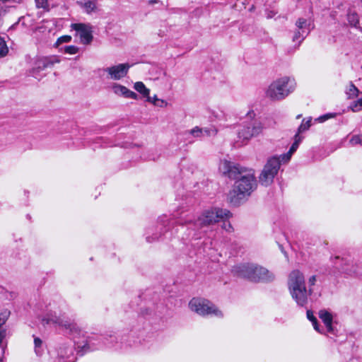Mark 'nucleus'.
<instances>
[{
  "mask_svg": "<svg viewBox=\"0 0 362 362\" xmlns=\"http://www.w3.org/2000/svg\"><path fill=\"white\" fill-rule=\"evenodd\" d=\"M334 263L337 269L341 270L342 272L347 273L350 274L352 272L351 269H349L346 267L349 264V262L347 260H344L341 259L339 256H336L334 258Z\"/></svg>",
  "mask_w": 362,
  "mask_h": 362,
  "instance_id": "nucleus-17",
  "label": "nucleus"
},
{
  "mask_svg": "<svg viewBox=\"0 0 362 362\" xmlns=\"http://www.w3.org/2000/svg\"><path fill=\"white\" fill-rule=\"evenodd\" d=\"M347 18L349 24L352 26H356V25L358 23V16L356 13H349Z\"/></svg>",
  "mask_w": 362,
  "mask_h": 362,
  "instance_id": "nucleus-30",
  "label": "nucleus"
},
{
  "mask_svg": "<svg viewBox=\"0 0 362 362\" xmlns=\"http://www.w3.org/2000/svg\"><path fill=\"white\" fill-rule=\"evenodd\" d=\"M51 65H52V63L47 58L42 57L37 59L32 69V75L35 78H39L41 77V75L40 74V71L45 70L47 67Z\"/></svg>",
  "mask_w": 362,
  "mask_h": 362,
  "instance_id": "nucleus-13",
  "label": "nucleus"
},
{
  "mask_svg": "<svg viewBox=\"0 0 362 362\" xmlns=\"http://www.w3.org/2000/svg\"><path fill=\"white\" fill-rule=\"evenodd\" d=\"M235 180L233 187L228 194V200L231 204L238 206L256 188L257 182L252 170H243Z\"/></svg>",
  "mask_w": 362,
  "mask_h": 362,
  "instance_id": "nucleus-1",
  "label": "nucleus"
},
{
  "mask_svg": "<svg viewBox=\"0 0 362 362\" xmlns=\"http://www.w3.org/2000/svg\"><path fill=\"white\" fill-rule=\"evenodd\" d=\"M362 108V106L359 104H358V102L357 100L355 101L351 105V109L352 110L353 112H358L361 110Z\"/></svg>",
  "mask_w": 362,
  "mask_h": 362,
  "instance_id": "nucleus-36",
  "label": "nucleus"
},
{
  "mask_svg": "<svg viewBox=\"0 0 362 362\" xmlns=\"http://www.w3.org/2000/svg\"><path fill=\"white\" fill-rule=\"evenodd\" d=\"M1 339H2V334H1V332H0V342L1 341Z\"/></svg>",
  "mask_w": 362,
  "mask_h": 362,
  "instance_id": "nucleus-46",
  "label": "nucleus"
},
{
  "mask_svg": "<svg viewBox=\"0 0 362 362\" xmlns=\"http://www.w3.org/2000/svg\"><path fill=\"white\" fill-rule=\"evenodd\" d=\"M34 343H35V347H39L41 346L42 344V341L39 338H35V340H34Z\"/></svg>",
  "mask_w": 362,
  "mask_h": 362,
  "instance_id": "nucleus-42",
  "label": "nucleus"
},
{
  "mask_svg": "<svg viewBox=\"0 0 362 362\" xmlns=\"http://www.w3.org/2000/svg\"><path fill=\"white\" fill-rule=\"evenodd\" d=\"M319 317L324 322L326 326L327 330L329 332H333L332 328V315L325 310H322L319 312Z\"/></svg>",
  "mask_w": 362,
  "mask_h": 362,
  "instance_id": "nucleus-15",
  "label": "nucleus"
},
{
  "mask_svg": "<svg viewBox=\"0 0 362 362\" xmlns=\"http://www.w3.org/2000/svg\"><path fill=\"white\" fill-rule=\"evenodd\" d=\"M161 221L163 222V224L165 225V221L161 219Z\"/></svg>",
  "mask_w": 362,
  "mask_h": 362,
  "instance_id": "nucleus-47",
  "label": "nucleus"
},
{
  "mask_svg": "<svg viewBox=\"0 0 362 362\" xmlns=\"http://www.w3.org/2000/svg\"><path fill=\"white\" fill-rule=\"evenodd\" d=\"M361 2H362V0H361Z\"/></svg>",
  "mask_w": 362,
  "mask_h": 362,
  "instance_id": "nucleus-48",
  "label": "nucleus"
},
{
  "mask_svg": "<svg viewBox=\"0 0 362 362\" xmlns=\"http://www.w3.org/2000/svg\"><path fill=\"white\" fill-rule=\"evenodd\" d=\"M42 322L45 324L52 323L59 327L69 329L70 331L76 329V325L67 320L64 314L60 312L50 310L46 316L42 319Z\"/></svg>",
  "mask_w": 362,
  "mask_h": 362,
  "instance_id": "nucleus-8",
  "label": "nucleus"
},
{
  "mask_svg": "<svg viewBox=\"0 0 362 362\" xmlns=\"http://www.w3.org/2000/svg\"><path fill=\"white\" fill-rule=\"evenodd\" d=\"M359 93L358 89L353 84L350 83L346 90V94L348 98H354L358 96Z\"/></svg>",
  "mask_w": 362,
  "mask_h": 362,
  "instance_id": "nucleus-24",
  "label": "nucleus"
},
{
  "mask_svg": "<svg viewBox=\"0 0 362 362\" xmlns=\"http://www.w3.org/2000/svg\"><path fill=\"white\" fill-rule=\"evenodd\" d=\"M288 288L292 298L301 307L307 304L308 297L313 293V288L308 289L306 288L305 276L298 269L293 270L289 274Z\"/></svg>",
  "mask_w": 362,
  "mask_h": 362,
  "instance_id": "nucleus-3",
  "label": "nucleus"
},
{
  "mask_svg": "<svg viewBox=\"0 0 362 362\" xmlns=\"http://www.w3.org/2000/svg\"><path fill=\"white\" fill-rule=\"evenodd\" d=\"M218 169L223 175L230 179H236L237 175L243 170L239 165H235L227 160H221Z\"/></svg>",
  "mask_w": 362,
  "mask_h": 362,
  "instance_id": "nucleus-10",
  "label": "nucleus"
},
{
  "mask_svg": "<svg viewBox=\"0 0 362 362\" xmlns=\"http://www.w3.org/2000/svg\"><path fill=\"white\" fill-rule=\"evenodd\" d=\"M281 163L280 158L276 156L267 160L259 177L262 185L269 186L273 182L274 178L279 170Z\"/></svg>",
  "mask_w": 362,
  "mask_h": 362,
  "instance_id": "nucleus-7",
  "label": "nucleus"
},
{
  "mask_svg": "<svg viewBox=\"0 0 362 362\" xmlns=\"http://www.w3.org/2000/svg\"><path fill=\"white\" fill-rule=\"evenodd\" d=\"M350 143L352 145L361 144H362V136H359V135L354 136L351 139Z\"/></svg>",
  "mask_w": 362,
  "mask_h": 362,
  "instance_id": "nucleus-34",
  "label": "nucleus"
},
{
  "mask_svg": "<svg viewBox=\"0 0 362 362\" xmlns=\"http://www.w3.org/2000/svg\"><path fill=\"white\" fill-rule=\"evenodd\" d=\"M78 4L81 6V8L84 9V11L87 13H90L91 12L95 11L97 8V1H86L78 2Z\"/></svg>",
  "mask_w": 362,
  "mask_h": 362,
  "instance_id": "nucleus-18",
  "label": "nucleus"
},
{
  "mask_svg": "<svg viewBox=\"0 0 362 362\" xmlns=\"http://www.w3.org/2000/svg\"><path fill=\"white\" fill-rule=\"evenodd\" d=\"M307 317L310 321H315L316 320L311 310H307Z\"/></svg>",
  "mask_w": 362,
  "mask_h": 362,
  "instance_id": "nucleus-39",
  "label": "nucleus"
},
{
  "mask_svg": "<svg viewBox=\"0 0 362 362\" xmlns=\"http://www.w3.org/2000/svg\"><path fill=\"white\" fill-rule=\"evenodd\" d=\"M146 100L148 103H152L155 106H158V107H166L168 105V102L167 101H165V100H164L163 99L158 98L156 95H155L153 97H151L150 95H148V98H146Z\"/></svg>",
  "mask_w": 362,
  "mask_h": 362,
  "instance_id": "nucleus-20",
  "label": "nucleus"
},
{
  "mask_svg": "<svg viewBox=\"0 0 362 362\" xmlns=\"http://www.w3.org/2000/svg\"><path fill=\"white\" fill-rule=\"evenodd\" d=\"M265 129L272 128L275 126L276 121L274 118L272 116L265 117L262 121H261Z\"/></svg>",
  "mask_w": 362,
  "mask_h": 362,
  "instance_id": "nucleus-28",
  "label": "nucleus"
},
{
  "mask_svg": "<svg viewBox=\"0 0 362 362\" xmlns=\"http://www.w3.org/2000/svg\"><path fill=\"white\" fill-rule=\"evenodd\" d=\"M312 323H313V327L314 329L317 331L318 332H321V331L319 329V326H318V324H317V319L315 320V321H311Z\"/></svg>",
  "mask_w": 362,
  "mask_h": 362,
  "instance_id": "nucleus-41",
  "label": "nucleus"
},
{
  "mask_svg": "<svg viewBox=\"0 0 362 362\" xmlns=\"http://www.w3.org/2000/svg\"><path fill=\"white\" fill-rule=\"evenodd\" d=\"M317 281V278L315 275L311 276L308 279L309 288H312Z\"/></svg>",
  "mask_w": 362,
  "mask_h": 362,
  "instance_id": "nucleus-38",
  "label": "nucleus"
},
{
  "mask_svg": "<svg viewBox=\"0 0 362 362\" xmlns=\"http://www.w3.org/2000/svg\"><path fill=\"white\" fill-rule=\"evenodd\" d=\"M131 66L127 64H119L117 65L107 67L103 69L107 74V78L119 81L125 77Z\"/></svg>",
  "mask_w": 362,
  "mask_h": 362,
  "instance_id": "nucleus-9",
  "label": "nucleus"
},
{
  "mask_svg": "<svg viewBox=\"0 0 362 362\" xmlns=\"http://www.w3.org/2000/svg\"><path fill=\"white\" fill-rule=\"evenodd\" d=\"M71 37L69 35L62 36L57 40V45L62 44L64 42H69L71 41Z\"/></svg>",
  "mask_w": 362,
  "mask_h": 362,
  "instance_id": "nucleus-35",
  "label": "nucleus"
},
{
  "mask_svg": "<svg viewBox=\"0 0 362 362\" xmlns=\"http://www.w3.org/2000/svg\"><path fill=\"white\" fill-rule=\"evenodd\" d=\"M202 129L204 136H215L218 133V129L214 126L204 127Z\"/></svg>",
  "mask_w": 362,
  "mask_h": 362,
  "instance_id": "nucleus-26",
  "label": "nucleus"
},
{
  "mask_svg": "<svg viewBox=\"0 0 362 362\" xmlns=\"http://www.w3.org/2000/svg\"><path fill=\"white\" fill-rule=\"evenodd\" d=\"M334 116H335V114H332V113L325 114V115H322V116L317 117V119H315V121H317L320 123H322L330 118L334 117Z\"/></svg>",
  "mask_w": 362,
  "mask_h": 362,
  "instance_id": "nucleus-32",
  "label": "nucleus"
},
{
  "mask_svg": "<svg viewBox=\"0 0 362 362\" xmlns=\"http://www.w3.org/2000/svg\"><path fill=\"white\" fill-rule=\"evenodd\" d=\"M296 25L297 27V30L303 31V30H308V33L310 32V24L308 22L306 19L299 18L296 23Z\"/></svg>",
  "mask_w": 362,
  "mask_h": 362,
  "instance_id": "nucleus-21",
  "label": "nucleus"
},
{
  "mask_svg": "<svg viewBox=\"0 0 362 362\" xmlns=\"http://www.w3.org/2000/svg\"><path fill=\"white\" fill-rule=\"evenodd\" d=\"M78 52V48L74 45L64 47V52L69 54H75Z\"/></svg>",
  "mask_w": 362,
  "mask_h": 362,
  "instance_id": "nucleus-31",
  "label": "nucleus"
},
{
  "mask_svg": "<svg viewBox=\"0 0 362 362\" xmlns=\"http://www.w3.org/2000/svg\"><path fill=\"white\" fill-rule=\"evenodd\" d=\"M249 115H250V117H254L255 116L254 112H249Z\"/></svg>",
  "mask_w": 362,
  "mask_h": 362,
  "instance_id": "nucleus-45",
  "label": "nucleus"
},
{
  "mask_svg": "<svg viewBox=\"0 0 362 362\" xmlns=\"http://www.w3.org/2000/svg\"><path fill=\"white\" fill-rule=\"evenodd\" d=\"M134 88L146 98L150 94V89L147 88L141 81L136 82L134 85Z\"/></svg>",
  "mask_w": 362,
  "mask_h": 362,
  "instance_id": "nucleus-19",
  "label": "nucleus"
},
{
  "mask_svg": "<svg viewBox=\"0 0 362 362\" xmlns=\"http://www.w3.org/2000/svg\"><path fill=\"white\" fill-rule=\"evenodd\" d=\"M308 35V30H303V31H300L296 30L293 37V41L298 42V45L299 46Z\"/></svg>",
  "mask_w": 362,
  "mask_h": 362,
  "instance_id": "nucleus-22",
  "label": "nucleus"
},
{
  "mask_svg": "<svg viewBox=\"0 0 362 362\" xmlns=\"http://www.w3.org/2000/svg\"><path fill=\"white\" fill-rule=\"evenodd\" d=\"M177 222H178L179 223H180V224H184V223H185V224H187V223H192V221L191 219H189V220H186V221H185V222H182V221H180V220H179V221H177Z\"/></svg>",
  "mask_w": 362,
  "mask_h": 362,
  "instance_id": "nucleus-43",
  "label": "nucleus"
},
{
  "mask_svg": "<svg viewBox=\"0 0 362 362\" xmlns=\"http://www.w3.org/2000/svg\"><path fill=\"white\" fill-rule=\"evenodd\" d=\"M231 216L230 212L227 209L220 208H211L204 210L202 214L194 221V226L198 228H203L214 225L224 218Z\"/></svg>",
  "mask_w": 362,
  "mask_h": 362,
  "instance_id": "nucleus-5",
  "label": "nucleus"
},
{
  "mask_svg": "<svg viewBox=\"0 0 362 362\" xmlns=\"http://www.w3.org/2000/svg\"><path fill=\"white\" fill-rule=\"evenodd\" d=\"M112 89L115 94L122 96L125 98H132L134 100L138 99V95L134 92L132 91L131 90L128 89L127 87L119 84V83H114L112 85Z\"/></svg>",
  "mask_w": 362,
  "mask_h": 362,
  "instance_id": "nucleus-12",
  "label": "nucleus"
},
{
  "mask_svg": "<svg viewBox=\"0 0 362 362\" xmlns=\"http://www.w3.org/2000/svg\"><path fill=\"white\" fill-rule=\"evenodd\" d=\"M231 272L234 276L252 282H271L275 279V275L267 268L253 263L235 265Z\"/></svg>",
  "mask_w": 362,
  "mask_h": 362,
  "instance_id": "nucleus-2",
  "label": "nucleus"
},
{
  "mask_svg": "<svg viewBox=\"0 0 362 362\" xmlns=\"http://www.w3.org/2000/svg\"><path fill=\"white\" fill-rule=\"evenodd\" d=\"M188 133L194 138L201 139L204 136L202 129L199 127H194L190 129Z\"/></svg>",
  "mask_w": 362,
  "mask_h": 362,
  "instance_id": "nucleus-27",
  "label": "nucleus"
},
{
  "mask_svg": "<svg viewBox=\"0 0 362 362\" xmlns=\"http://www.w3.org/2000/svg\"><path fill=\"white\" fill-rule=\"evenodd\" d=\"M296 88L294 78L283 76L272 81L265 90V95L272 101H280L292 93Z\"/></svg>",
  "mask_w": 362,
  "mask_h": 362,
  "instance_id": "nucleus-4",
  "label": "nucleus"
},
{
  "mask_svg": "<svg viewBox=\"0 0 362 362\" xmlns=\"http://www.w3.org/2000/svg\"><path fill=\"white\" fill-rule=\"evenodd\" d=\"M357 102H358V104H359V105H361L362 106V98H360V99H358V100H357Z\"/></svg>",
  "mask_w": 362,
  "mask_h": 362,
  "instance_id": "nucleus-44",
  "label": "nucleus"
},
{
  "mask_svg": "<svg viewBox=\"0 0 362 362\" xmlns=\"http://www.w3.org/2000/svg\"><path fill=\"white\" fill-rule=\"evenodd\" d=\"M189 308L192 311L202 316L214 315L216 317H223L222 312L205 298H192L189 303Z\"/></svg>",
  "mask_w": 362,
  "mask_h": 362,
  "instance_id": "nucleus-6",
  "label": "nucleus"
},
{
  "mask_svg": "<svg viewBox=\"0 0 362 362\" xmlns=\"http://www.w3.org/2000/svg\"><path fill=\"white\" fill-rule=\"evenodd\" d=\"M303 140V136L296 134L294 136V142L290 148L288 152L286 154H283L280 156V160L284 163L288 162L292 156V154L297 150L299 144Z\"/></svg>",
  "mask_w": 362,
  "mask_h": 362,
  "instance_id": "nucleus-14",
  "label": "nucleus"
},
{
  "mask_svg": "<svg viewBox=\"0 0 362 362\" xmlns=\"http://www.w3.org/2000/svg\"><path fill=\"white\" fill-rule=\"evenodd\" d=\"M8 52V49L3 38L0 37V57H4Z\"/></svg>",
  "mask_w": 362,
  "mask_h": 362,
  "instance_id": "nucleus-29",
  "label": "nucleus"
},
{
  "mask_svg": "<svg viewBox=\"0 0 362 362\" xmlns=\"http://www.w3.org/2000/svg\"><path fill=\"white\" fill-rule=\"evenodd\" d=\"M252 126V132H253V137L257 136L260 134L263 129H265L263 123L259 122H254L251 124Z\"/></svg>",
  "mask_w": 362,
  "mask_h": 362,
  "instance_id": "nucleus-23",
  "label": "nucleus"
},
{
  "mask_svg": "<svg viewBox=\"0 0 362 362\" xmlns=\"http://www.w3.org/2000/svg\"><path fill=\"white\" fill-rule=\"evenodd\" d=\"M311 117H309L308 119H304L301 123V124L299 126L298 129V132L296 134H298L300 135V134L305 132L306 130H308L310 127L311 126Z\"/></svg>",
  "mask_w": 362,
  "mask_h": 362,
  "instance_id": "nucleus-25",
  "label": "nucleus"
},
{
  "mask_svg": "<svg viewBox=\"0 0 362 362\" xmlns=\"http://www.w3.org/2000/svg\"><path fill=\"white\" fill-rule=\"evenodd\" d=\"M239 139L243 141H248L253 137L251 124L242 127L238 132Z\"/></svg>",
  "mask_w": 362,
  "mask_h": 362,
  "instance_id": "nucleus-16",
  "label": "nucleus"
},
{
  "mask_svg": "<svg viewBox=\"0 0 362 362\" xmlns=\"http://www.w3.org/2000/svg\"><path fill=\"white\" fill-rule=\"evenodd\" d=\"M226 218L221 220L223 221L222 228L228 233L233 232V227L229 221H226Z\"/></svg>",
  "mask_w": 362,
  "mask_h": 362,
  "instance_id": "nucleus-33",
  "label": "nucleus"
},
{
  "mask_svg": "<svg viewBox=\"0 0 362 362\" xmlns=\"http://www.w3.org/2000/svg\"><path fill=\"white\" fill-rule=\"evenodd\" d=\"M35 2L38 8H45L47 6V0H35Z\"/></svg>",
  "mask_w": 362,
  "mask_h": 362,
  "instance_id": "nucleus-37",
  "label": "nucleus"
},
{
  "mask_svg": "<svg viewBox=\"0 0 362 362\" xmlns=\"http://www.w3.org/2000/svg\"><path fill=\"white\" fill-rule=\"evenodd\" d=\"M312 323H313V327L314 329L317 331L318 332H321V331L319 329V326H318V324H317V319L315 320V321H311Z\"/></svg>",
  "mask_w": 362,
  "mask_h": 362,
  "instance_id": "nucleus-40",
  "label": "nucleus"
},
{
  "mask_svg": "<svg viewBox=\"0 0 362 362\" xmlns=\"http://www.w3.org/2000/svg\"><path fill=\"white\" fill-rule=\"evenodd\" d=\"M72 28L77 32L81 42L83 45H88L93 40L92 28L89 25L84 23H74L71 25Z\"/></svg>",
  "mask_w": 362,
  "mask_h": 362,
  "instance_id": "nucleus-11",
  "label": "nucleus"
}]
</instances>
